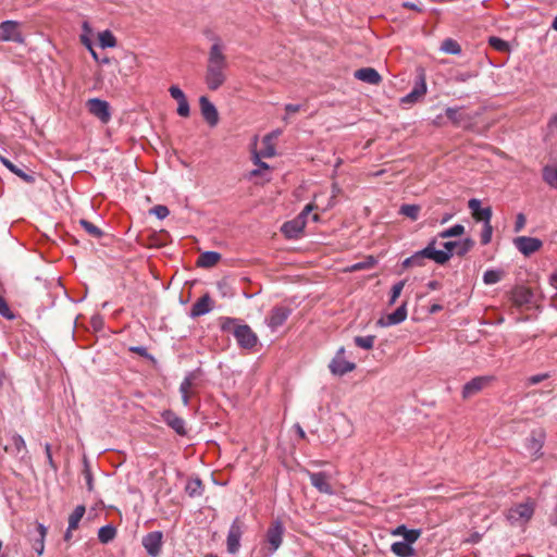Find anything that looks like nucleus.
<instances>
[{
    "label": "nucleus",
    "mask_w": 557,
    "mask_h": 557,
    "mask_svg": "<svg viewBox=\"0 0 557 557\" xmlns=\"http://www.w3.org/2000/svg\"><path fill=\"white\" fill-rule=\"evenodd\" d=\"M227 59L224 46L215 39L210 47L206 66L205 83L210 90H218L226 82Z\"/></svg>",
    "instance_id": "f257e3e1"
},
{
    "label": "nucleus",
    "mask_w": 557,
    "mask_h": 557,
    "mask_svg": "<svg viewBox=\"0 0 557 557\" xmlns=\"http://www.w3.org/2000/svg\"><path fill=\"white\" fill-rule=\"evenodd\" d=\"M436 238H433L429 242L425 248L414 252L412 256L406 258L403 261L404 268H412V267H423L425 259L433 260H443V256L440 252H436Z\"/></svg>",
    "instance_id": "f03ea898"
},
{
    "label": "nucleus",
    "mask_w": 557,
    "mask_h": 557,
    "mask_svg": "<svg viewBox=\"0 0 557 557\" xmlns=\"http://www.w3.org/2000/svg\"><path fill=\"white\" fill-rule=\"evenodd\" d=\"M534 513V504L525 502L512 506L506 513V518L511 525H525Z\"/></svg>",
    "instance_id": "7ed1b4c3"
},
{
    "label": "nucleus",
    "mask_w": 557,
    "mask_h": 557,
    "mask_svg": "<svg viewBox=\"0 0 557 557\" xmlns=\"http://www.w3.org/2000/svg\"><path fill=\"white\" fill-rule=\"evenodd\" d=\"M284 533L285 528L281 520L276 519L271 522L265 533V549L268 555H273L280 548L283 543Z\"/></svg>",
    "instance_id": "20e7f679"
},
{
    "label": "nucleus",
    "mask_w": 557,
    "mask_h": 557,
    "mask_svg": "<svg viewBox=\"0 0 557 557\" xmlns=\"http://www.w3.org/2000/svg\"><path fill=\"white\" fill-rule=\"evenodd\" d=\"M314 206L308 203L300 214L292 221L285 222L282 226V232L287 238H296L302 233L306 226V219L308 214L313 210Z\"/></svg>",
    "instance_id": "39448f33"
},
{
    "label": "nucleus",
    "mask_w": 557,
    "mask_h": 557,
    "mask_svg": "<svg viewBox=\"0 0 557 557\" xmlns=\"http://www.w3.org/2000/svg\"><path fill=\"white\" fill-rule=\"evenodd\" d=\"M0 41L16 42L23 45L25 38L21 32V24L17 21L7 20L0 23Z\"/></svg>",
    "instance_id": "423d86ee"
},
{
    "label": "nucleus",
    "mask_w": 557,
    "mask_h": 557,
    "mask_svg": "<svg viewBox=\"0 0 557 557\" xmlns=\"http://www.w3.org/2000/svg\"><path fill=\"white\" fill-rule=\"evenodd\" d=\"M345 347H339L329 364V369L334 375L343 376L356 369V363L345 358Z\"/></svg>",
    "instance_id": "0eeeda50"
},
{
    "label": "nucleus",
    "mask_w": 557,
    "mask_h": 557,
    "mask_svg": "<svg viewBox=\"0 0 557 557\" xmlns=\"http://www.w3.org/2000/svg\"><path fill=\"white\" fill-rule=\"evenodd\" d=\"M3 449L11 456L23 459L27 455L26 443L24 438L16 433H11L5 436Z\"/></svg>",
    "instance_id": "6e6552de"
},
{
    "label": "nucleus",
    "mask_w": 557,
    "mask_h": 557,
    "mask_svg": "<svg viewBox=\"0 0 557 557\" xmlns=\"http://www.w3.org/2000/svg\"><path fill=\"white\" fill-rule=\"evenodd\" d=\"M233 335L242 348L251 349L257 345L258 337L247 324L237 325L233 331Z\"/></svg>",
    "instance_id": "1a4fd4ad"
},
{
    "label": "nucleus",
    "mask_w": 557,
    "mask_h": 557,
    "mask_svg": "<svg viewBox=\"0 0 557 557\" xmlns=\"http://www.w3.org/2000/svg\"><path fill=\"white\" fill-rule=\"evenodd\" d=\"M90 114L99 119L102 123H108L111 119L109 102L99 98H91L86 102Z\"/></svg>",
    "instance_id": "9d476101"
},
{
    "label": "nucleus",
    "mask_w": 557,
    "mask_h": 557,
    "mask_svg": "<svg viewBox=\"0 0 557 557\" xmlns=\"http://www.w3.org/2000/svg\"><path fill=\"white\" fill-rule=\"evenodd\" d=\"M244 532V522L236 518L233 523L230 527L228 534H227V550L231 554H235L238 552L240 547V539Z\"/></svg>",
    "instance_id": "9b49d317"
},
{
    "label": "nucleus",
    "mask_w": 557,
    "mask_h": 557,
    "mask_svg": "<svg viewBox=\"0 0 557 557\" xmlns=\"http://www.w3.org/2000/svg\"><path fill=\"white\" fill-rule=\"evenodd\" d=\"M308 475L310 479V482L314 488H317L320 493L326 494V495H333L334 490L331 484V474L324 471L320 472H309Z\"/></svg>",
    "instance_id": "f8f14e48"
},
{
    "label": "nucleus",
    "mask_w": 557,
    "mask_h": 557,
    "mask_svg": "<svg viewBox=\"0 0 557 557\" xmlns=\"http://www.w3.org/2000/svg\"><path fill=\"white\" fill-rule=\"evenodd\" d=\"M515 247L525 257L539 251L543 242L536 237L519 236L513 239Z\"/></svg>",
    "instance_id": "ddd939ff"
},
{
    "label": "nucleus",
    "mask_w": 557,
    "mask_h": 557,
    "mask_svg": "<svg viewBox=\"0 0 557 557\" xmlns=\"http://www.w3.org/2000/svg\"><path fill=\"white\" fill-rule=\"evenodd\" d=\"M289 315V308L284 306L274 307L265 319L267 325L271 329L272 332H275L286 322Z\"/></svg>",
    "instance_id": "4468645a"
},
{
    "label": "nucleus",
    "mask_w": 557,
    "mask_h": 557,
    "mask_svg": "<svg viewBox=\"0 0 557 557\" xmlns=\"http://www.w3.org/2000/svg\"><path fill=\"white\" fill-rule=\"evenodd\" d=\"M199 106L201 115L203 116L206 122L211 127H214L219 123V112L215 106L206 96H201L199 98Z\"/></svg>",
    "instance_id": "2eb2a0df"
},
{
    "label": "nucleus",
    "mask_w": 557,
    "mask_h": 557,
    "mask_svg": "<svg viewBox=\"0 0 557 557\" xmlns=\"http://www.w3.org/2000/svg\"><path fill=\"white\" fill-rule=\"evenodd\" d=\"M407 302H404L400 307H398L394 312L388 313L384 317H381L377 320V325L382 327H388L392 325L399 324L407 319Z\"/></svg>",
    "instance_id": "dca6fc26"
},
{
    "label": "nucleus",
    "mask_w": 557,
    "mask_h": 557,
    "mask_svg": "<svg viewBox=\"0 0 557 557\" xmlns=\"http://www.w3.org/2000/svg\"><path fill=\"white\" fill-rule=\"evenodd\" d=\"M545 441V432L543 430L532 431L527 441V449L533 457H540Z\"/></svg>",
    "instance_id": "f3484780"
},
{
    "label": "nucleus",
    "mask_w": 557,
    "mask_h": 557,
    "mask_svg": "<svg viewBox=\"0 0 557 557\" xmlns=\"http://www.w3.org/2000/svg\"><path fill=\"white\" fill-rule=\"evenodd\" d=\"M143 545L150 556H158L162 545V533L159 531L148 533L143 539Z\"/></svg>",
    "instance_id": "a211bd4d"
},
{
    "label": "nucleus",
    "mask_w": 557,
    "mask_h": 557,
    "mask_svg": "<svg viewBox=\"0 0 557 557\" xmlns=\"http://www.w3.org/2000/svg\"><path fill=\"white\" fill-rule=\"evenodd\" d=\"M492 380V376H476L472 379L471 381L466 383L462 388L463 398H469L475 395L481 389H483Z\"/></svg>",
    "instance_id": "6ab92c4d"
},
{
    "label": "nucleus",
    "mask_w": 557,
    "mask_h": 557,
    "mask_svg": "<svg viewBox=\"0 0 557 557\" xmlns=\"http://www.w3.org/2000/svg\"><path fill=\"white\" fill-rule=\"evenodd\" d=\"M212 309L213 300L209 294H205L193 305L189 317L195 319L209 313Z\"/></svg>",
    "instance_id": "aec40b11"
},
{
    "label": "nucleus",
    "mask_w": 557,
    "mask_h": 557,
    "mask_svg": "<svg viewBox=\"0 0 557 557\" xmlns=\"http://www.w3.org/2000/svg\"><path fill=\"white\" fill-rule=\"evenodd\" d=\"M533 293L525 286H516L511 292V301L517 307H522L532 301Z\"/></svg>",
    "instance_id": "412c9836"
},
{
    "label": "nucleus",
    "mask_w": 557,
    "mask_h": 557,
    "mask_svg": "<svg viewBox=\"0 0 557 557\" xmlns=\"http://www.w3.org/2000/svg\"><path fill=\"white\" fill-rule=\"evenodd\" d=\"M163 421L172 428L177 434L185 435L186 429H185V421L176 416L171 410H165L162 413Z\"/></svg>",
    "instance_id": "4be33fe9"
},
{
    "label": "nucleus",
    "mask_w": 557,
    "mask_h": 557,
    "mask_svg": "<svg viewBox=\"0 0 557 557\" xmlns=\"http://www.w3.org/2000/svg\"><path fill=\"white\" fill-rule=\"evenodd\" d=\"M281 135V131H274L265 135L262 139V148L257 151L262 158H272L275 156L274 140Z\"/></svg>",
    "instance_id": "5701e85b"
},
{
    "label": "nucleus",
    "mask_w": 557,
    "mask_h": 557,
    "mask_svg": "<svg viewBox=\"0 0 557 557\" xmlns=\"http://www.w3.org/2000/svg\"><path fill=\"white\" fill-rule=\"evenodd\" d=\"M355 77L361 82L379 85L382 81L379 72L373 67H362L355 72Z\"/></svg>",
    "instance_id": "b1692460"
},
{
    "label": "nucleus",
    "mask_w": 557,
    "mask_h": 557,
    "mask_svg": "<svg viewBox=\"0 0 557 557\" xmlns=\"http://www.w3.org/2000/svg\"><path fill=\"white\" fill-rule=\"evenodd\" d=\"M426 94V84L423 76L414 85L413 89L401 98V103H414Z\"/></svg>",
    "instance_id": "393cba45"
},
{
    "label": "nucleus",
    "mask_w": 557,
    "mask_h": 557,
    "mask_svg": "<svg viewBox=\"0 0 557 557\" xmlns=\"http://www.w3.org/2000/svg\"><path fill=\"white\" fill-rule=\"evenodd\" d=\"M195 380H196L195 372H189L184 377V380L182 381V383L180 385V393H181L182 401H183L184 406L189 405V398H190V395H191V392H193V388L195 385V383H194Z\"/></svg>",
    "instance_id": "a878e982"
},
{
    "label": "nucleus",
    "mask_w": 557,
    "mask_h": 557,
    "mask_svg": "<svg viewBox=\"0 0 557 557\" xmlns=\"http://www.w3.org/2000/svg\"><path fill=\"white\" fill-rule=\"evenodd\" d=\"M391 534L393 536H403L404 541H407L409 543H416L421 535V531L418 529H407L405 524H400L397 528L393 529L391 531Z\"/></svg>",
    "instance_id": "bb28decb"
},
{
    "label": "nucleus",
    "mask_w": 557,
    "mask_h": 557,
    "mask_svg": "<svg viewBox=\"0 0 557 557\" xmlns=\"http://www.w3.org/2000/svg\"><path fill=\"white\" fill-rule=\"evenodd\" d=\"M412 544L407 541L395 542L392 544L391 550L397 557H412L416 553Z\"/></svg>",
    "instance_id": "cd10ccee"
},
{
    "label": "nucleus",
    "mask_w": 557,
    "mask_h": 557,
    "mask_svg": "<svg viewBox=\"0 0 557 557\" xmlns=\"http://www.w3.org/2000/svg\"><path fill=\"white\" fill-rule=\"evenodd\" d=\"M220 259L221 255L219 252L206 251L199 256L197 260V265L201 268H211L215 265Z\"/></svg>",
    "instance_id": "c85d7f7f"
},
{
    "label": "nucleus",
    "mask_w": 557,
    "mask_h": 557,
    "mask_svg": "<svg viewBox=\"0 0 557 557\" xmlns=\"http://www.w3.org/2000/svg\"><path fill=\"white\" fill-rule=\"evenodd\" d=\"M543 180L549 187L557 189V163L543 168Z\"/></svg>",
    "instance_id": "c756f323"
},
{
    "label": "nucleus",
    "mask_w": 557,
    "mask_h": 557,
    "mask_svg": "<svg viewBox=\"0 0 557 557\" xmlns=\"http://www.w3.org/2000/svg\"><path fill=\"white\" fill-rule=\"evenodd\" d=\"M0 160L7 169H9L12 173H14L18 177H21L24 182L34 183L35 178L33 175L27 174L26 172H24L23 170H21L16 165H14L10 160H8L4 157H0Z\"/></svg>",
    "instance_id": "7c9ffc66"
},
{
    "label": "nucleus",
    "mask_w": 557,
    "mask_h": 557,
    "mask_svg": "<svg viewBox=\"0 0 557 557\" xmlns=\"http://www.w3.org/2000/svg\"><path fill=\"white\" fill-rule=\"evenodd\" d=\"M98 41H99V46L102 49L114 48L117 45L115 36L109 29H106L98 34Z\"/></svg>",
    "instance_id": "2f4dec72"
},
{
    "label": "nucleus",
    "mask_w": 557,
    "mask_h": 557,
    "mask_svg": "<svg viewBox=\"0 0 557 557\" xmlns=\"http://www.w3.org/2000/svg\"><path fill=\"white\" fill-rule=\"evenodd\" d=\"M456 244L457 242H445L443 244V250L436 249V252H440L444 258L441 261L438 259L435 260V263L445 264L447 261H449V259L455 255Z\"/></svg>",
    "instance_id": "473e14b6"
},
{
    "label": "nucleus",
    "mask_w": 557,
    "mask_h": 557,
    "mask_svg": "<svg viewBox=\"0 0 557 557\" xmlns=\"http://www.w3.org/2000/svg\"><path fill=\"white\" fill-rule=\"evenodd\" d=\"M116 535V530L113 525L107 524L99 529L98 539L101 543L107 544L111 542Z\"/></svg>",
    "instance_id": "72a5a7b5"
},
{
    "label": "nucleus",
    "mask_w": 557,
    "mask_h": 557,
    "mask_svg": "<svg viewBox=\"0 0 557 557\" xmlns=\"http://www.w3.org/2000/svg\"><path fill=\"white\" fill-rule=\"evenodd\" d=\"M85 506L78 505L74 511L69 517V525L70 530H76L78 528L79 521L85 515Z\"/></svg>",
    "instance_id": "f704fd0d"
},
{
    "label": "nucleus",
    "mask_w": 557,
    "mask_h": 557,
    "mask_svg": "<svg viewBox=\"0 0 557 557\" xmlns=\"http://www.w3.org/2000/svg\"><path fill=\"white\" fill-rule=\"evenodd\" d=\"M37 531L39 539L35 541L33 547L37 552L38 555H42L45 549V537L47 535V529L44 524L38 523Z\"/></svg>",
    "instance_id": "c9c22d12"
},
{
    "label": "nucleus",
    "mask_w": 557,
    "mask_h": 557,
    "mask_svg": "<svg viewBox=\"0 0 557 557\" xmlns=\"http://www.w3.org/2000/svg\"><path fill=\"white\" fill-rule=\"evenodd\" d=\"M504 277V271L502 270H486L483 274V282L486 285L498 283Z\"/></svg>",
    "instance_id": "e433bc0d"
},
{
    "label": "nucleus",
    "mask_w": 557,
    "mask_h": 557,
    "mask_svg": "<svg viewBox=\"0 0 557 557\" xmlns=\"http://www.w3.org/2000/svg\"><path fill=\"white\" fill-rule=\"evenodd\" d=\"M441 50L448 54H459L461 47L455 39L447 38L442 42Z\"/></svg>",
    "instance_id": "4c0bfd02"
},
{
    "label": "nucleus",
    "mask_w": 557,
    "mask_h": 557,
    "mask_svg": "<svg viewBox=\"0 0 557 557\" xmlns=\"http://www.w3.org/2000/svg\"><path fill=\"white\" fill-rule=\"evenodd\" d=\"M399 212L410 220L416 221L419 218L420 207L417 205H403Z\"/></svg>",
    "instance_id": "58836bf2"
},
{
    "label": "nucleus",
    "mask_w": 557,
    "mask_h": 557,
    "mask_svg": "<svg viewBox=\"0 0 557 557\" xmlns=\"http://www.w3.org/2000/svg\"><path fill=\"white\" fill-rule=\"evenodd\" d=\"M355 344L366 350H370L373 348L375 343V336L374 335H367V336H356L354 338Z\"/></svg>",
    "instance_id": "ea45409f"
},
{
    "label": "nucleus",
    "mask_w": 557,
    "mask_h": 557,
    "mask_svg": "<svg viewBox=\"0 0 557 557\" xmlns=\"http://www.w3.org/2000/svg\"><path fill=\"white\" fill-rule=\"evenodd\" d=\"M465 233V226L461 224H455L454 226L438 233L440 238L457 237Z\"/></svg>",
    "instance_id": "a19ab883"
},
{
    "label": "nucleus",
    "mask_w": 557,
    "mask_h": 557,
    "mask_svg": "<svg viewBox=\"0 0 557 557\" xmlns=\"http://www.w3.org/2000/svg\"><path fill=\"white\" fill-rule=\"evenodd\" d=\"M474 246V242L471 238H465L462 240L457 242L456 244V251L455 253L457 256H465L468 253Z\"/></svg>",
    "instance_id": "79ce46f5"
},
{
    "label": "nucleus",
    "mask_w": 557,
    "mask_h": 557,
    "mask_svg": "<svg viewBox=\"0 0 557 557\" xmlns=\"http://www.w3.org/2000/svg\"><path fill=\"white\" fill-rule=\"evenodd\" d=\"M186 492L189 496H199L202 493V483L199 479H193L188 481L186 485Z\"/></svg>",
    "instance_id": "37998d69"
},
{
    "label": "nucleus",
    "mask_w": 557,
    "mask_h": 557,
    "mask_svg": "<svg viewBox=\"0 0 557 557\" xmlns=\"http://www.w3.org/2000/svg\"><path fill=\"white\" fill-rule=\"evenodd\" d=\"M79 224L92 237L99 238L102 236V231L87 220H81Z\"/></svg>",
    "instance_id": "c03bdc74"
},
{
    "label": "nucleus",
    "mask_w": 557,
    "mask_h": 557,
    "mask_svg": "<svg viewBox=\"0 0 557 557\" xmlns=\"http://www.w3.org/2000/svg\"><path fill=\"white\" fill-rule=\"evenodd\" d=\"M445 113L455 125H460L465 117L458 108H447Z\"/></svg>",
    "instance_id": "a18cd8bd"
},
{
    "label": "nucleus",
    "mask_w": 557,
    "mask_h": 557,
    "mask_svg": "<svg viewBox=\"0 0 557 557\" xmlns=\"http://www.w3.org/2000/svg\"><path fill=\"white\" fill-rule=\"evenodd\" d=\"M488 44L492 48L497 51L506 52L509 50V45L507 41L503 40L499 37L492 36L488 38Z\"/></svg>",
    "instance_id": "49530a36"
},
{
    "label": "nucleus",
    "mask_w": 557,
    "mask_h": 557,
    "mask_svg": "<svg viewBox=\"0 0 557 557\" xmlns=\"http://www.w3.org/2000/svg\"><path fill=\"white\" fill-rule=\"evenodd\" d=\"M376 264V259L372 256L368 257L364 261L357 262L350 267V271H360L371 269Z\"/></svg>",
    "instance_id": "de8ad7c7"
},
{
    "label": "nucleus",
    "mask_w": 557,
    "mask_h": 557,
    "mask_svg": "<svg viewBox=\"0 0 557 557\" xmlns=\"http://www.w3.org/2000/svg\"><path fill=\"white\" fill-rule=\"evenodd\" d=\"M475 221H482L483 224L491 223L492 209L490 207L482 208L480 211L472 215Z\"/></svg>",
    "instance_id": "09e8293b"
},
{
    "label": "nucleus",
    "mask_w": 557,
    "mask_h": 557,
    "mask_svg": "<svg viewBox=\"0 0 557 557\" xmlns=\"http://www.w3.org/2000/svg\"><path fill=\"white\" fill-rule=\"evenodd\" d=\"M237 325V319L235 318L222 317L220 319V326L224 332H233Z\"/></svg>",
    "instance_id": "8fccbe9b"
},
{
    "label": "nucleus",
    "mask_w": 557,
    "mask_h": 557,
    "mask_svg": "<svg viewBox=\"0 0 557 557\" xmlns=\"http://www.w3.org/2000/svg\"><path fill=\"white\" fill-rule=\"evenodd\" d=\"M493 235V226L491 223L483 224V230L481 233V244L487 245L492 240Z\"/></svg>",
    "instance_id": "3c124183"
},
{
    "label": "nucleus",
    "mask_w": 557,
    "mask_h": 557,
    "mask_svg": "<svg viewBox=\"0 0 557 557\" xmlns=\"http://www.w3.org/2000/svg\"><path fill=\"white\" fill-rule=\"evenodd\" d=\"M404 286H405V281H399L393 285L389 305H394L396 302L397 298L400 296V294L404 289Z\"/></svg>",
    "instance_id": "603ef678"
},
{
    "label": "nucleus",
    "mask_w": 557,
    "mask_h": 557,
    "mask_svg": "<svg viewBox=\"0 0 557 557\" xmlns=\"http://www.w3.org/2000/svg\"><path fill=\"white\" fill-rule=\"evenodd\" d=\"M0 315L8 320H13L15 318L14 313L11 311L9 305L5 299L0 295Z\"/></svg>",
    "instance_id": "864d4df0"
},
{
    "label": "nucleus",
    "mask_w": 557,
    "mask_h": 557,
    "mask_svg": "<svg viewBox=\"0 0 557 557\" xmlns=\"http://www.w3.org/2000/svg\"><path fill=\"white\" fill-rule=\"evenodd\" d=\"M150 212L152 214H154L158 219L160 220H163L165 219L169 214H170V210L168 209L166 206H163V205H158V206H154Z\"/></svg>",
    "instance_id": "5fc2aeb1"
},
{
    "label": "nucleus",
    "mask_w": 557,
    "mask_h": 557,
    "mask_svg": "<svg viewBox=\"0 0 557 557\" xmlns=\"http://www.w3.org/2000/svg\"><path fill=\"white\" fill-rule=\"evenodd\" d=\"M177 114L182 117H188L190 108L187 98L177 102Z\"/></svg>",
    "instance_id": "6e6d98bb"
},
{
    "label": "nucleus",
    "mask_w": 557,
    "mask_h": 557,
    "mask_svg": "<svg viewBox=\"0 0 557 557\" xmlns=\"http://www.w3.org/2000/svg\"><path fill=\"white\" fill-rule=\"evenodd\" d=\"M261 158H262V156L260 153H258V152L253 153V163L256 165H258L259 169L253 170L251 172L252 175H258L261 170H269V165L265 162L261 161Z\"/></svg>",
    "instance_id": "4d7b16f0"
},
{
    "label": "nucleus",
    "mask_w": 557,
    "mask_h": 557,
    "mask_svg": "<svg viewBox=\"0 0 557 557\" xmlns=\"http://www.w3.org/2000/svg\"><path fill=\"white\" fill-rule=\"evenodd\" d=\"M169 92H170L171 97L173 99H175L177 102L186 99L185 94L178 86H175V85L171 86L169 88Z\"/></svg>",
    "instance_id": "13d9d810"
},
{
    "label": "nucleus",
    "mask_w": 557,
    "mask_h": 557,
    "mask_svg": "<svg viewBox=\"0 0 557 557\" xmlns=\"http://www.w3.org/2000/svg\"><path fill=\"white\" fill-rule=\"evenodd\" d=\"M548 377H549L548 373H540V374H535V375L528 377L527 383H528V385H536Z\"/></svg>",
    "instance_id": "bf43d9fd"
},
{
    "label": "nucleus",
    "mask_w": 557,
    "mask_h": 557,
    "mask_svg": "<svg viewBox=\"0 0 557 557\" xmlns=\"http://www.w3.org/2000/svg\"><path fill=\"white\" fill-rule=\"evenodd\" d=\"M525 226V216L523 213H518L515 223V232H521Z\"/></svg>",
    "instance_id": "052dcab7"
},
{
    "label": "nucleus",
    "mask_w": 557,
    "mask_h": 557,
    "mask_svg": "<svg viewBox=\"0 0 557 557\" xmlns=\"http://www.w3.org/2000/svg\"><path fill=\"white\" fill-rule=\"evenodd\" d=\"M468 207L471 210L472 215L482 209L481 208V201L479 199H475V198L469 200Z\"/></svg>",
    "instance_id": "680f3d73"
},
{
    "label": "nucleus",
    "mask_w": 557,
    "mask_h": 557,
    "mask_svg": "<svg viewBox=\"0 0 557 557\" xmlns=\"http://www.w3.org/2000/svg\"><path fill=\"white\" fill-rule=\"evenodd\" d=\"M45 453H46L47 460H48L50 467L55 470L57 467H55L54 461L52 459L51 445L48 444V443L45 444Z\"/></svg>",
    "instance_id": "e2e57ef3"
},
{
    "label": "nucleus",
    "mask_w": 557,
    "mask_h": 557,
    "mask_svg": "<svg viewBox=\"0 0 557 557\" xmlns=\"http://www.w3.org/2000/svg\"><path fill=\"white\" fill-rule=\"evenodd\" d=\"M84 476H85V480H86V485H87L88 491H92V488H94L92 474H91V472H90V470L88 468H85Z\"/></svg>",
    "instance_id": "0e129e2a"
},
{
    "label": "nucleus",
    "mask_w": 557,
    "mask_h": 557,
    "mask_svg": "<svg viewBox=\"0 0 557 557\" xmlns=\"http://www.w3.org/2000/svg\"><path fill=\"white\" fill-rule=\"evenodd\" d=\"M482 535L479 532H472L469 537L465 541L466 543L475 544L479 543Z\"/></svg>",
    "instance_id": "69168bd1"
},
{
    "label": "nucleus",
    "mask_w": 557,
    "mask_h": 557,
    "mask_svg": "<svg viewBox=\"0 0 557 557\" xmlns=\"http://www.w3.org/2000/svg\"><path fill=\"white\" fill-rule=\"evenodd\" d=\"M90 36L91 35H88V34H82L81 35V42L88 49V50H91V47H92V42H91V39H90Z\"/></svg>",
    "instance_id": "338daca9"
},
{
    "label": "nucleus",
    "mask_w": 557,
    "mask_h": 557,
    "mask_svg": "<svg viewBox=\"0 0 557 557\" xmlns=\"http://www.w3.org/2000/svg\"><path fill=\"white\" fill-rule=\"evenodd\" d=\"M550 133L557 134V114L553 115L548 122Z\"/></svg>",
    "instance_id": "774afa93"
}]
</instances>
